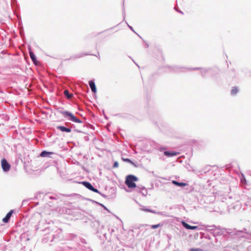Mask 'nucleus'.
Returning <instances> with one entry per match:
<instances>
[{"label": "nucleus", "instance_id": "obj_13", "mask_svg": "<svg viewBox=\"0 0 251 251\" xmlns=\"http://www.w3.org/2000/svg\"><path fill=\"white\" fill-rule=\"evenodd\" d=\"M238 92V89L236 87H233L231 91V93L232 95H235Z\"/></svg>", "mask_w": 251, "mask_h": 251}, {"label": "nucleus", "instance_id": "obj_4", "mask_svg": "<svg viewBox=\"0 0 251 251\" xmlns=\"http://www.w3.org/2000/svg\"><path fill=\"white\" fill-rule=\"evenodd\" d=\"M82 184L85 186L88 189L92 191L93 192L98 193L99 191L97 189L94 188V187L91 185V184L87 181H83Z\"/></svg>", "mask_w": 251, "mask_h": 251}, {"label": "nucleus", "instance_id": "obj_17", "mask_svg": "<svg viewBox=\"0 0 251 251\" xmlns=\"http://www.w3.org/2000/svg\"><path fill=\"white\" fill-rule=\"evenodd\" d=\"M119 166V163L117 161H116L114 162V164H113V168H117Z\"/></svg>", "mask_w": 251, "mask_h": 251}, {"label": "nucleus", "instance_id": "obj_15", "mask_svg": "<svg viewBox=\"0 0 251 251\" xmlns=\"http://www.w3.org/2000/svg\"><path fill=\"white\" fill-rule=\"evenodd\" d=\"M189 251H203L201 249L192 248V249H190L189 250Z\"/></svg>", "mask_w": 251, "mask_h": 251}, {"label": "nucleus", "instance_id": "obj_3", "mask_svg": "<svg viewBox=\"0 0 251 251\" xmlns=\"http://www.w3.org/2000/svg\"><path fill=\"white\" fill-rule=\"evenodd\" d=\"M1 167L5 172H7L10 170V165L4 158L1 161Z\"/></svg>", "mask_w": 251, "mask_h": 251}, {"label": "nucleus", "instance_id": "obj_10", "mask_svg": "<svg viewBox=\"0 0 251 251\" xmlns=\"http://www.w3.org/2000/svg\"><path fill=\"white\" fill-rule=\"evenodd\" d=\"M29 55L30 56L31 59L33 61V62L36 64V56L34 54V53L32 51H29Z\"/></svg>", "mask_w": 251, "mask_h": 251}, {"label": "nucleus", "instance_id": "obj_14", "mask_svg": "<svg viewBox=\"0 0 251 251\" xmlns=\"http://www.w3.org/2000/svg\"><path fill=\"white\" fill-rule=\"evenodd\" d=\"M181 223H182V225H183V226L185 228H186V229H189L190 226L189 224H187L186 222H185L184 221H182Z\"/></svg>", "mask_w": 251, "mask_h": 251}, {"label": "nucleus", "instance_id": "obj_5", "mask_svg": "<svg viewBox=\"0 0 251 251\" xmlns=\"http://www.w3.org/2000/svg\"><path fill=\"white\" fill-rule=\"evenodd\" d=\"M12 213H13V210H11L10 211H9L7 214V215H6L5 217L3 219H2V221L5 223H7L9 220V219L10 218L11 216H12Z\"/></svg>", "mask_w": 251, "mask_h": 251}, {"label": "nucleus", "instance_id": "obj_8", "mask_svg": "<svg viewBox=\"0 0 251 251\" xmlns=\"http://www.w3.org/2000/svg\"><path fill=\"white\" fill-rule=\"evenodd\" d=\"M58 128L63 132H70L71 131V129L70 128H67L63 126H59Z\"/></svg>", "mask_w": 251, "mask_h": 251}, {"label": "nucleus", "instance_id": "obj_16", "mask_svg": "<svg viewBox=\"0 0 251 251\" xmlns=\"http://www.w3.org/2000/svg\"><path fill=\"white\" fill-rule=\"evenodd\" d=\"M122 160L124 161H125V162H129L130 163H133L129 159H128V158H122Z\"/></svg>", "mask_w": 251, "mask_h": 251}, {"label": "nucleus", "instance_id": "obj_9", "mask_svg": "<svg viewBox=\"0 0 251 251\" xmlns=\"http://www.w3.org/2000/svg\"><path fill=\"white\" fill-rule=\"evenodd\" d=\"M173 183L178 186H186L187 185L186 183L178 182L175 180L173 181Z\"/></svg>", "mask_w": 251, "mask_h": 251}, {"label": "nucleus", "instance_id": "obj_19", "mask_svg": "<svg viewBox=\"0 0 251 251\" xmlns=\"http://www.w3.org/2000/svg\"><path fill=\"white\" fill-rule=\"evenodd\" d=\"M151 227L153 228H157V225H153L151 226Z\"/></svg>", "mask_w": 251, "mask_h": 251}, {"label": "nucleus", "instance_id": "obj_12", "mask_svg": "<svg viewBox=\"0 0 251 251\" xmlns=\"http://www.w3.org/2000/svg\"><path fill=\"white\" fill-rule=\"evenodd\" d=\"M64 95L69 99L71 98L73 96V94H69V91L67 90H65L64 91Z\"/></svg>", "mask_w": 251, "mask_h": 251}, {"label": "nucleus", "instance_id": "obj_11", "mask_svg": "<svg viewBox=\"0 0 251 251\" xmlns=\"http://www.w3.org/2000/svg\"><path fill=\"white\" fill-rule=\"evenodd\" d=\"M52 154L51 152H48V151H42L41 154H40V156L41 157H47V156H49L50 154Z\"/></svg>", "mask_w": 251, "mask_h": 251}, {"label": "nucleus", "instance_id": "obj_2", "mask_svg": "<svg viewBox=\"0 0 251 251\" xmlns=\"http://www.w3.org/2000/svg\"><path fill=\"white\" fill-rule=\"evenodd\" d=\"M62 114L63 116L65 117H69V120L77 123H81V121L75 117L72 113H70L68 111H64L62 112Z\"/></svg>", "mask_w": 251, "mask_h": 251}, {"label": "nucleus", "instance_id": "obj_7", "mask_svg": "<svg viewBox=\"0 0 251 251\" xmlns=\"http://www.w3.org/2000/svg\"><path fill=\"white\" fill-rule=\"evenodd\" d=\"M164 154L168 157L175 156L178 154V153L176 151H165Z\"/></svg>", "mask_w": 251, "mask_h": 251}, {"label": "nucleus", "instance_id": "obj_18", "mask_svg": "<svg viewBox=\"0 0 251 251\" xmlns=\"http://www.w3.org/2000/svg\"><path fill=\"white\" fill-rule=\"evenodd\" d=\"M198 227L197 226H190L189 229H192V230L196 229H197Z\"/></svg>", "mask_w": 251, "mask_h": 251}, {"label": "nucleus", "instance_id": "obj_6", "mask_svg": "<svg viewBox=\"0 0 251 251\" xmlns=\"http://www.w3.org/2000/svg\"><path fill=\"white\" fill-rule=\"evenodd\" d=\"M89 86L91 88L92 91L93 93H96L97 89H96V87L94 82L92 80L89 81Z\"/></svg>", "mask_w": 251, "mask_h": 251}, {"label": "nucleus", "instance_id": "obj_1", "mask_svg": "<svg viewBox=\"0 0 251 251\" xmlns=\"http://www.w3.org/2000/svg\"><path fill=\"white\" fill-rule=\"evenodd\" d=\"M138 180V178L132 175H128L126 177L125 183L129 188H134L136 187L135 182Z\"/></svg>", "mask_w": 251, "mask_h": 251}]
</instances>
